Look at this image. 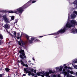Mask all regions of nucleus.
Wrapping results in <instances>:
<instances>
[{
	"label": "nucleus",
	"instance_id": "nucleus-19",
	"mask_svg": "<svg viewBox=\"0 0 77 77\" xmlns=\"http://www.w3.org/2000/svg\"><path fill=\"white\" fill-rule=\"evenodd\" d=\"M73 3L74 4V5H77V1H75L73 2Z\"/></svg>",
	"mask_w": 77,
	"mask_h": 77
},
{
	"label": "nucleus",
	"instance_id": "nucleus-9",
	"mask_svg": "<svg viewBox=\"0 0 77 77\" xmlns=\"http://www.w3.org/2000/svg\"><path fill=\"white\" fill-rule=\"evenodd\" d=\"M24 71L26 72V73H28V74H32V72L30 71H29L28 70H27V69H26L25 68H24Z\"/></svg>",
	"mask_w": 77,
	"mask_h": 77
},
{
	"label": "nucleus",
	"instance_id": "nucleus-27",
	"mask_svg": "<svg viewBox=\"0 0 77 77\" xmlns=\"http://www.w3.org/2000/svg\"><path fill=\"white\" fill-rule=\"evenodd\" d=\"M67 75V72L66 71L64 72V75Z\"/></svg>",
	"mask_w": 77,
	"mask_h": 77
},
{
	"label": "nucleus",
	"instance_id": "nucleus-17",
	"mask_svg": "<svg viewBox=\"0 0 77 77\" xmlns=\"http://www.w3.org/2000/svg\"><path fill=\"white\" fill-rule=\"evenodd\" d=\"M14 18H15V17L14 16H12L11 17V19L12 20H14Z\"/></svg>",
	"mask_w": 77,
	"mask_h": 77
},
{
	"label": "nucleus",
	"instance_id": "nucleus-55",
	"mask_svg": "<svg viewBox=\"0 0 77 77\" xmlns=\"http://www.w3.org/2000/svg\"><path fill=\"white\" fill-rule=\"evenodd\" d=\"M76 25H77V22H76V23H75Z\"/></svg>",
	"mask_w": 77,
	"mask_h": 77
},
{
	"label": "nucleus",
	"instance_id": "nucleus-40",
	"mask_svg": "<svg viewBox=\"0 0 77 77\" xmlns=\"http://www.w3.org/2000/svg\"><path fill=\"white\" fill-rule=\"evenodd\" d=\"M44 36H41L39 37H38V38H42Z\"/></svg>",
	"mask_w": 77,
	"mask_h": 77
},
{
	"label": "nucleus",
	"instance_id": "nucleus-56",
	"mask_svg": "<svg viewBox=\"0 0 77 77\" xmlns=\"http://www.w3.org/2000/svg\"><path fill=\"white\" fill-rule=\"evenodd\" d=\"M1 41H0V45H1Z\"/></svg>",
	"mask_w": 77,
	"mask_h": 77
},
{
	"label": "nucleus",
	"instance_id": "nucleus-37",
	"mask_svg": "<svg viewBox=\"0 0 77 77\" xmlns=\"http://www.w3.org/2000/svg\"><path fill=\"white\" fill-rule=\"evenodd\" d=\"M52 77H56V76L55 75H53Z\"/></svg>",
	"mask_w": 77,
	"mask_h": 77
},
{
	"label": "nucleus",
	"instance_id": "nucleus-7",
	"mask_svg": "<svg viewBox=\"0 0 77 77\" xmlns=\"http://www.w3.org/2000/svg\"><path fill=\"white\" fill-rule=\"evenodd\" d=\"M40 74H43L45 76V75H48L49 74V73L48 72H40Z\"/></svg>",
	"mask_w": 77,
	"mask_h": 77
},
{
	"label": "nucleus",
	"instance_id": "nucleus-22",
	"mask_svg": "<svg viewBox=\"0 0 77 77\" xmlns=\"http://www.w3.org/2000/svg\"><path fill=\"white\" fill-rule=\"evenodd\" d=\"M73 13L77 15V11H75L73 12Z\"/></svg>",
	"mask_w": 77,
	"mask_h": 77
},
{
	"label": "nucleus",
	"instance_id": "nucleus-47",
	"mask_svg": "<svg viewBox=\"0 0 77 77\" xmlns=\"http://www.w3.org/2000/svg\"><path fill=\"white\" fill-rule=\"evenodd\" d=\"M66 64H64V65H63V66H66Z\"/></svg>",
	"mask_w": 77,
	"mask_h": 77
},
{
	"label": "nucleus",
	"instance_id": "nucleus-39",
	"mask_svg": "<svg viewBox=\"0 0 77 77\" xmlns=\"http://www.w3.org/2000/svg\"><path fill=\"white\" fill-rule=\"evenodd\" d=\"M25 66L26 67H28V65H27V64H25Z\"/></svg>",
	"mask_w": 77,
	"mask_h": 77
},
{
	"label": "nucleus",
	"instance_id": "nucleus-46",
	"mask_svg": "<svg viewBox=\"0 0 77 77\" xmlns=\"http://www.w3.org/2000/svg\"><path fill=\"white\" fill-rule=\"evenodd\" d=\"M17 36H20V33H17Z\"/></svg>",
	"mask_w": 77,
	"mask_h": 77
},
{
	"label": "nucleus",
	"instance_id": "nucleus-35",
	"mask_svg": "<svg viewBox=\"0 0 77 77\" xmlns=\"http://www.w3.org/2000/svg\"><path fill=\"white\" fill-rule=\"evenodd\" d=\"M34 73L35 74H36V69L34 70Z\"/></svg>",
	"mask_w": 77,
	"mask_h": 77
},
{
	"label": "nucleus",
	"instance_id": "nucleus-57",
	"mask_svg": "<svg viewBox=\"0 0 77 77\" xmlns=\"http://www.w3.org/2000/svg\"><path fill=\"white\" fill-rule=\"evenodd\" d=\"M34 77H37V75H36Z\"/></svg>",
	"mask_w": 77,
	"mask_h": 77
},
{
	"label": "nucleus",
	"instance_id": "nucleus-33",
	"mask_svg": "<svg viewBox=\"0 0 77 77\" xmlns=\"http://www.w3.org/2000/svg\"><path fill=\"white\" fill-rule=\"evenodd\" d=\"M60 68L62 69L63 68V66H61L60 67Z\"/></svg>",
	"mask_w": 77,
	"mask_h": 77
},
{
	"label": "nucleus",
	"instance_id": "nucleus-10",
	"mask_svg": "<svg viewBox=\"0 0 77 77\" xmlns=\"http://www.w3.org/2000/svg\"><path fill=\"white\" fill-rule=\"evenodd\" d=\"M75 17H76V15H75V14H72L71 15V18H72L73 19H74V18H75Z\"/></svg>",
	"mask_w": 77,
	"mask_h": 77
},
{
	"label": "nucleus",
	"instance_id": "nucleus-25",
	"mask_svg": "<svg viewBox=\"0 0 77 77\" xmlns=\"http://www.w3.org/2000/svg\"><path fill=\"white\" fill-rule=\"evenodd\" d=\"M70 73L71 74H74V72L73 71H70Z\"/></svg>",
	"mask_w": 77,
	"mask_h": 77
},
{
	"label": "nucleus",
	"instance_id": "nucleus-21",
	"mask_svg": "<svg viewBox=\"0 0 77 77\" xmlns=\"http://www.w3.org/2000/svg\"><path fill=\"white\" fill-rule=\"evenodd\" d=\"M30 71L31 72H33V71H34V69H30Z\"/></svg>",
	"mask_w": 77,
	"mask_h": 77
},
{
	"label": "nucleus",
	"instance_id": "nucleus-32",
	"mask_svg": "<svg viewBox=\"0 0 77 77\" xmlns=\"http://www.w3.org/2000/svg\"><path fill=\"white\" fill-rule=\"evenodd\" d=\"M59 69V68L58 67H57L56 68V69L57 70Z\"/></svg>",
	"mask_w": 77,
	"mask_h": 77
},
{
	"label": "nucleus",
	"instance_id": "nucleus-12",
	"mask_svg": "<svg viewBox=\"0 0 77 77\" xmlns=\"http://www.w3.org/2000/svg\"><path fill=\"white\" fill-rule=\"evenodd\" d=\"M20 62L21 63V65H23V66H25V64L24 63V62L23 61V60H20Z\"/></svg>",
	"mask_w": 77,
	"mask_h": 77
},
{
	"label": "nucleus",
	"instance_id": "nucleus-18",
	"mask_svg": "<svg viewBox=\"0 0 77 77\" xmlns=\"http://www.w3.org/2000/svg\"><path fill=\"white\" fill-rule=\"evenodd\" d=\"M5 74H0V77H3Z\"/></svg>",
	"mask_w": 77,
	"mask_h": 77
},
{
	"label": "nucleus",
	"instance_id": "nucleus-28",
	"mask_svg": "<svg viewBox=\"0 0 77 77\" xmlns=\"http://www.w3.org/2000/svg\"><path fill=\"white\" fill-rule=\"evenodd\" d=\"M74 63H77V59L76 60H75L73 61Z\"/></svg>",
	"mask_w": 77,
	"mask_h": 77
},
{
	"label": "nucleus",
	"instance_id": "nucleus-13",
	"mask_svg": "<svg viewBox=\"0 0 77 77\" xmlns=\"http://www.w3.org/2000/svg\"><path fill=\"white\" fill-rule=\"evenodd\" d=\"M5 70L6 71V72H8L10 70V69L8 67H7L5 69Z\"/></svg>",
	"mask_w": 77,
	"mask_h": 77
},
{
	"label": "nucleus",
	"instance_id": "nucleus-31",
	"mask_svg": "<svg viewBox=\"0 0 77 77\" xmlns=\"http://www.w3.org/2000/svg\"><path fill=\"white\" fill-rule=\"evenodd\" d=\"M31 75H32V76H35V74L33 73H31Z\"/></svg>",
	"mask_w": 77,
	"mask_h": 77
},
{
	"label": "nucleus",
	"instance_id": "nucleus-50",
	"mask_svg": "<svg viewBox=\"0 0 77 77\" xmlns=\"http://www.w3.org/2000/svg\"><path fill=\"white\" fill-rule=\"evenodd\" d=\"M41 76H42V77H44V75H41Z\"/></svg>",
	"mask_w": 77,
	"mask_h": 77
},
{
	"label": "nucleus",
	"instance_id": "nucleus-43",
	"mask_svg": "<svg viewBox=\"0 0 77 77\" xmlns=\"http://www.w3.org/2000/svg\"><path fill=\"white\" fill-rule=\"evenodd\" d=\"M63 71L64 72H65V69H63Z\"/></svg>",
	"mask_w": 77,
	"mask_h": 77
},
{
	"label": "nucleus",
	"instance_id": "nucleus-53",
	"mask_svg": "<svg viewBox=\"0 0 77 77\" xmlns=\"http://www.w3.org/2000/svg\"><path fill=\"white\" fill-rule=\"evenodd\" d=\"M71 77H75V76H73L72 75H71Z\"/></svg>",
	"mask_w": 77,
	"mask_h": 77
},
{
	"label": "nucleus",
	"instance_id": "nucleus-3",
	"mask_svg": "<svg viewBox=\"0 0 77 77\" xmlns=\"http://www.w3.org/2000/svg\"><path fill=\"white\" fill-rule=\"evenodd\" d=\"M66 30V28L65 27L63 29H61L59 30L57 32H55L51 34V35H54L56 36L59 35V34L61 33V34L62 33H64L65 32V31Z\"/></svg>",
	"mask_w": 77,
	"mask_h": 77
},
{
	"label": "nucleus",
	"instance_id": "nucleus-14",
	"mask_svg": "<svg viewBox=\"0 0 77 77\" xmlns=\"http://www.w3.org/2000/svg\"><path fill=\"white\" fill-rule=\"evenodd\" d=\"M4 26H5V28H6V29H8V28H9V26H8V25L7 24H6Z\"/></svg>",
	"mask_w": 77,
	"mask_h": 77
},
{
	"label": "nucleus",
	"instance_id": "nucleus-38",
	"mask_svg": "<svg viewBox=\"0 0 77 77\" xmlns=\"http://www.w3.org/2000/svg\"><path fill=\"white\" fill-rule=\"evenodd\" d=\"M70 72V71H69V70H67V73H68V74H69Z\"/></svg>",
	"mask_w": 77,
	"mask_h": 77
},
{
	"label": "nucleus",
	"instance_id": "nucleus-48",
	"mask_svg": "<svg viewBox=\"0 0 77 77\" xmlns=\"http://www.w3.org/2000/svg\"><path fill=\"white\" fill-rule=\"evenodd\" d=\"M32 59H33V60H34V61H35V59L33 57Z\"/></svg>",
	"mask_w": 77,
	"mask_h": 77
},
{
	"label": "nucleus",
	"instance_id": "nucleus-44",
	"mask_svg": "<svg viewBox=\"0 0 77 77\" xmlns=\"http://www.w3.org/2000/svg\"><path fill=\"white\" fill-rule=\"evenodd\" d=\"M22 36V34H21V35L20 36V40H21V38Z\"/></svg>",
	"mask_w": 77,
	"mask_h": 77
},
{
	"label": "nucleus",
	"instance_id": "nucleus-45",
	"mask_svg": "<svg viewBox=\"0 0 77 77\" xmlns=\"http://www.w3.org/2000/svg\"><path fill=\"white\" fill-rule=\"evenodd\" d=\"M26 74H23V76H26Z\"/></svg>",
	"mask_w": 77,
	"mask_h": 77
},
{
	"label": "nucleus",
	"instance_id": "nucleus-34",
	"mask_svg": "<svg viewBox=\"0 0 77 77\" xmlns=\"http://www.w3.org/2000/svg\"><path fill=\"white\" fill-rule=\"evenodd\" d=\"M21 62V60H18L17 61V63H20Z\"/></svg>",
	"mask_w": 77,
	"mask_h": 77
},
{
	"label": "nucleus",
	"instance_id": "nucleus-59",
	"mask_svg": "<svg viewBox=\"0 0 77 77\" xmlns=\"http://www.w3.org/2000/svg\"><path fill=\"white\" fill-rule=\"evenodd\" d=\"M1 17L0 16V18H1Z\"/></svg>",
	"mask_w": 77,
	"mask_h": 77
},
{
	"label": "nucleus",
	"instance_id": "nucleus-60",
	"mask_svg": "<svg viewBox=\"0 0 77 77\" xmlns=\"http://www.w3.org/2000/svg\"><path fill=\"white\" fill-rule=\"evenodd\" d=\"M32 64V65H33V64Z\"/></svg>",
	"mask_w": 77,
	"mask_h": 77
},
{
	"label": "nucleus",
	"instance_id": "nucleus-23",
	"mask_svg": "<svg viewBox=\"0 0 77 77\" xmlns=\"http://www.w3.org/2000/svg\"><path fill=\"white\" fill-rule=\"evenodd\" d=\"M16 34H17L16 32H15L14 33V37H16Z\"/></svg>",
	"mask_w": 77,
	"mask_h": 77
},
{
	"label": "nucleus",
	"instance_id": "nucleus-36",
	"mask_svg": "<svg viewBox=\"0 0 77 77\" xmlns=\"http://www.w3.org/2000/svg\"><path fill=\"white\" fill-rule=\"evenodd\" d=\"M64 68H65V69H67V68H68V66H65Z\"/></svg>",
	"mask_w": 77,
	"mask_h": 77
},
{
	"label": "nucleus",
	"instance_id": "nucleus-16",
	"mask_svg": "<svg viewBox=\"0 0 77 77\" xmlns=\"http://www.w3.org/2000/svg\"><path fill=\"white\" fill-rule=\"evenodd\" d=\"M48 73L49 74H51V73H52V74H53V73H54V72L52 71V70H50L49 71Z\"/></svg>",
	"mask_w": 77,
	"mask_h": 77
},
{
	"label": "nucleus",
	"instance_id": "nucleus-4",
	"mask_svg": "<svg viewBox=\"0 0 77 77\" xmlns=\"http://www.w3.org/2000/svg\"><path fill=\"white\" fill-rule=\"evenodd\" d=\"M18 44L20 46H22V45H25L26 44V42L23 41V40L20 39V41H18ZM21 44L22 45H21Z\"/></svg>",
	"mask_w": 77,
	"mask_h": 77
},
{
	"label": "nucleus",
	"instance_id": "nucleus-51",
	"mask_svg": "<svg viewBox=\"0 0 77 77\" xmlns=\"http://www.w3.org/2000/svg\"><path fill=\"white\" fill-rule=\"evenodd\" d=\"M31 62V61L30 60H29L28 61V62H29V63H30V62Z\"/></svg>",
	"mask_w": 77,
	"mask_h": 77
},
{
	"label": "nucleus",
	"instance_id": "nucleus-6",
	"mask_svg": "<svg viewBox=\"0 0 77 77\" xmlns=\"http://www.w3.org/2000/svg\"><path fill=\"white\" fill-rule=\"evenodd\" d=\"M35 39V38H31L30 40L29 39L28 40V42L29 43H30V44H32V43H33V41H34Z\"/></svg>",
	"mask_w": 77,
	"mask_h": 77
},
{
	"label": "nucleus",
	"instance_id": "nucleus-11",
	"mask_svg": "<svg viewBox=\"0 0 77 77\" xmlns=\"http://www.w3.org/2000/svg\"><path fill=\"white\" fill-rule=\"evenodd\" d=\"M71 23L72 24H74V25H75V23H76V22H75L74 20H72L71 21Z\"/></svg>",
	"mask_w": 77,
	"mask_h": 77
},
{
	"label": "nucleus",
	"instance_id": "nucleus-8",
	"mask_svg": "<svg viewBox=\"0 0 77 77\" xmlns=\"http://www.w3.org/2000/svg\"><path fill=\"white\" fill-rule=\"evenodd\" d=\"M2 17L4 19V20L7 23H9V21H8V20L7 19V17H6V15H4Z\"/></svg>",
	"mask_w": 77,
	"mask_h": 77
},
{
	"label": "nucleus",
	"instance_id": "nucleus-42",
	"mask_svg": "<svg viewBox=\"0 0 77 77\" xmlns=\"http://www.w3.org/2000/svg\"><path fill=\"white\" fill-rule=\"evenodd\" d=\"M17 39H19L20 38V37L19 36H17Z\"/></svg>",
	"mask_w": 77,
	"mask_h": 77
},
{
	"label": "nucleus",
	"instance_id": "nucleus-15",
	"mask_svg": "<svg viewBox=\"0 0 77 77\" xmlns=\"http://www.w3.org/2000/svg\"><path fill=\"white\" fill-rule=\"evenodd\" d=\"M26 38L27 39L28 41H29V38H30V37H29L27 35H26Z\"/></svg>",
	"mask_w": 77,
	"mask_h": 77
},
{
	"label": "nucleus",
	"instance_id": "nucleus-58",
	"mask_svg": "<svg viewBox=\"0 0 77 77\" xmlns=\"http://www.w3.org/2000/svg\"><path fill=\"white\" fill-rule=\"evenodd\" d=\"M31 64H32V63H30V65H31Z\"/></svg>",
	"mask_w": 77,
	"mask_h": 77
},
{
	"label": "nucleus",
	"instance_id": "nucleus-2",
	"mask_svg": "<svg viewBox=\"0 0 77 77\" xmlns=\"http://www.w3.org/2000/svg\"><path fill=\"white\" fill-rule=\"evenodd\" d=\"M19 53L20 54H21L20 55V57L23 60H24V62L25 63H27V60L26 59V56L25 55V53H24V50H20Z\"/></svg>",
	"mask_w": 77,
	"mask_h": 77
},
{
	"label": "nucleus",
	"instance_id": "nucleus-54",
	"mask_svg": "<svg viewBox=\"0 0 77 77\" xmlns=\"http://www.w3.org/2000/svg\"><path fill=\"white\" fill-rule=\"evenodd\" d=\"M76 75H77V72L76 73Z\"/></svg>",
	"mask_w": 77,
	"mask_h": 77
},
{
	"label": "nucleus",
	"instance_id": "nucleus-20",
	"mask_svg": "<svg viewBox=\"0 0 77 77\" xmlns=\"http://www.w3.org/2000/svg\"><path fill=\"white\" fill-rule=\"evenodd\" d=\"M0 39H3V35L2 34L0 35Z\"/></svg>",
	"mask_w": 77,
	"mask_h": 77
},
{
	"label": "nucleus",
	"instance_id": "nucleus-5",
	"mask_svg": "<svg viewBox=\"0 0 77 77\" xmlns=\"http://www.w3.org/2000/svg\"><path fill=\"white\" fill-rule=\"evenodd\" d=\"M66 28H71V27H72V24L68 23H66Z\"/></svg>",
	"mask_w": 77,
	"mask_h": 77
},
{
	"label": "nucleus",
	"instance_id": "nucleus-29",
	"mask_svg": "<svg viewBox=\"0 0 77 77\" xmlns=\"http://www.w3.org/2000/svg\"><path fill=\"white\" fill-rule=\"evenodd\" d=\"M36 74L37 75H38V76H39V75H40V73H39V72H37Z\"/></svg>",
	"mask_w": 77,
	"mask_h": 77
},
{
	"label": "nucleus",
	"instance_id": "nucleus-41",
	"mask_svg": "<svg viewBox=\"0 0 77 77\" xmlns=\"http://www.w3.org/2000/svg\"><path fill=\"white\" fill-rule=\"evenodd\" d=\"M68 69H71V68L70 67H67Z\"/></svg>",
	"mask_w": 77,
	"mask_h": 77
},
{
	"label": "nucleus",
	"instance_id": "nucleus-24",
	"mask_svg": "<svg viewBox=\"0 0 77 77\" xmlns=\"http://www.w3.org/2000/svg\"><path fill=\"white\" fill-rule=\"evenodd\" d=\"M35 41H36V42H39V41H40L39 40V39L37 38L35 40Z\"/></svg>",
	"mask_w": 77,
	"mask_h": 77
},
{
	"label": "nucleus",
	"instance_id": "nucleus-49",
	"mask_svg": "<svg viewBox=\"0 0 77 77\" xmlns=\"http://www.w3.org/2000/svg\"><path fill=\"white\" fill-rule=\"evenodd\" d=\"M32 74H30V73H28V75H31Z\"/></svg>",
	"mask_w": 77,
	"mask_h": 77
},
{
	"label": "nucleus",
	"instance_id": "nucleus-26",
	"mask_svg": "<svg viewBox=\"0 0 77 77\" xmlns=\"http://www.w3.org/2000/svg\"><path fill=\"white\" fill-rule=\"evenodd\" d=\"M72 33H75V31L74 30H72L71 32Z\"/></svg>",
	"mask_w": 77,
	"mask_h": 77
},
{
	"label": "nucleus",
	"instance_id": "nucleus-30",
	"mask_svg": "<svg viewBox=\"0 0 77 77\" xmlns=\"http://www.w3.org/2000/svg\"><path fill=\"white\" fill-rule=\"evenodd\" d=\"M62 70V69H60H60H59V71H61Z\"/></svg>",
	"mask_w": 77,
	"mask_h": 77
},
{
	"label": "nucleus",
	"instance_id": "nucleus-1",
	"mask_svg": "<svg viewBox=\"0 0 77 77\" xmlns=\"http://www.w3.org/2000/svg\"><path fill=\"white\" fill-rule=\"evenodd\" d=\"M36 1L35 0L32 1V0H30L22 7L17 9L16 10L14 11H4V12H6V13L8 12L9 14L15 13V14H18V13H19V14H22L23 12L24 11L25 9H26V8H28L29 6H30L31 5H32V3H36Z\"/></svg>",
	"mask_w": 77,
	"mask_h": 77
},
{
	"label": "nucleus",
	"instance_id": "nucleus-52",
	"mask_svg": "<svg viewBox=\"0 0 77 77\" xmlns=\"http://www.w3.org/2000/svg\"><path fill=\"white\" fill-rule=\"evenodd\" d=\"M57 38V36H56L55 37V38Z\"/></svg>",
	"mask_w": 77,
	"mask_h": 77
}]
</instances>
